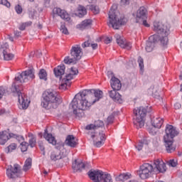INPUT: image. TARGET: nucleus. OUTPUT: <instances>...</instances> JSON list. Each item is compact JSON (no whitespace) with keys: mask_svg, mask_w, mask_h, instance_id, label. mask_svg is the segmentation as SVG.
<instances>
[{"mask_svg":"<svg viewBox=\"0 0 182 182\" xmlns=\"http://www.w3.org/2000/svg\"><path fill=\"white\" fill-rule=\"evenodd\" d=\"M18 29H19L20 31H25V29H26V27H25V23H21V24L20 25Z\"/></svg>","mask_w":182,"mask_h":182,"instance_id":"obj_57","label":"nucleus"},{"mask_svg":"<svg viewBox=\"0 0 182 182\" xmlns=\"http://www.w3.org/2000/svg\"><path fill=\"white\" fill-rule=\"evenodd\" d=\"M114 120V115H109L107 119V122L108 124H112V123H113Z\"/></svg>","mask_w":182,"mask_h":182,"instance_id":"obj_50","label":"nucleus"},{"mask_svg":"<svg viewBox=\"0 0 182 182\" xmlns=\"http://www.w3.org/2000/svg\"><path fill=\"white\" fill-rule=\"evenodd\" d=\"M38 147L41 151H43V156H45L46 154V152H45V146H43V142L39 141L38 142Z\"/></svg>","mask_w":182,"mask_h":182,"instance_id":"obj_47","label":"nucleus"},{"mask_svg":"<svg viewBox=\"0 0 182 182\" xmlns=\"http://www.w3.org/2000/svg\"><path fill=\"white\" fill-rule=\"evenodd\" d=\"M164 120L159 117H154L151 120V125L155 129H161Z\"/></svg>","mask_w":182,"mask_h":182,"instance_id":"obj_28","label":"nucleus"},{"mask_svg":"<svg viewBox=\"0 0 182 182\" xmlns=\"http://www.w3.org/2000/svg\"><path fill=\"white\" fill-rule=\"evenodd\" d=\"M21 31H16L15 32H14V35H15V36H16L17 38H19V36H21Z\"/></svg>","mask_w":182,"mask_h":182,"instance_id":"obj_59","label":"nucleus"},{"mask_svg":"<svg viewBox=\"0 0 182 182\" xmlns=\"http://www.w3.org/2000/svg\"><path fill=\"white\" fill-rule=\"evenodd\" d=\"M65 157V155L60 150L53 151L50 154V159L51 161H58V160H62Z\"/></svg>","mask_w":182,"mask_h":182,"instance_id":"obj_25","label":"nucleus"},{"mask_svg":"<svg viewBox=\"0 0 182 182\" xmlns=\"http://www.w3.org/2000/svg\"><path fill=\"white\" fill-rule=\"evenodd\" d=\"M16 12L18 14H22V7L20 5H17L15 7Z\"/></svg>","mask_w":182,"mask_h":182,"instance_id":"obj_52","label":"nucleus"},{"mask_svg":"<svg viewBox=\"0 0 182 182\" xmlns=\"http://www.w3.org/2000/svg\"><path fill=\"white\" fill-rule=\"evenodd\" d=\"M174 107L176 110H178V109H181V104L178 103V102H176L175 105H174Z\"/></svg>","mask_w":182,"mask_h":182,"instance_id":"obj_56","label":"nucleus"},{"mask_svg":"<svg viewBox=\"0 0 182 182\" xmlns=\"http://www.w3.org/2000/svg\"><path fill=\"white\" fill-rule=\"evenodd\" d=\"M60 103H62V98L56 91L48 90L43 93L41 106L44 109H56Z\"/></svg>","mask_w":182,"mask_h":182,"instance_id":"obj_4","label":"nucleus"},{"mask_svg":"<svg viewBox=\"0 0 182 182\" xmlns=\"http://www.w3.org/2000/svg\"><path fill=\"white\" fill-rule=\"evenodd\" d=\"M88 177L93 182H113L112 176L106 172L99 170H91L88 173Z\"/></svg>","mask_w":182,"mask_h":182,"instance_id":"obj_7","label":"nucleus"},{"mask_svg":"<svg viewBox=\"0 0 182 182\" xmlns=\"http://www.w3.org/2000/svg\"><path fill=\"white\" fill-rule=\"evenodd\" d=\"M117 43L121 47L123 48L124 49H127V50H130L132 49V43H127L120 36L119 34L115 35Z\"/></svg>","mask_w":182,"mask_h":182,"instance_id":"obj_22","label":"nucleus"},{"mask_svg":"<svg viewBox=\"0 0 182 182\" xmlns=\"http://www.w3.org/2000/svg\"><path fill=\"white\" fill-rule=\"evenodd\" d=\"M8 93V88L6 87H0V99H2Z\"/></svg>","mask_w":182,"mask_h":182,"instance_id":"obj_43","label":"nucleus"},{"mask_svg":"<svg viewBox=\"0 0 182 182\" xmlns=\"http://www.w3.org/2000/svg\"><path fill=\"white\" fill-rule=\"evenodd\" d=\"M136 22L140 25H144L146 28L150 27V24L147 23V9L144 6L140 7L136 11Z\"/></svg>","mask_w":182,"mask_h":182,"instance_id":"obj_13","label":"nucleus"},{"mask_svg":"<svg viewBox=\"0 0 182 182\" xmlns=\"http://www.w3.org/2000/svg\"><path fill=\"white\" fill-rule=\"evenodd\" d=\"M129 178H132V174L121 173L115 178V180L116 181H126V180H129Z\"/></svg>","mask_w":182,"mask_h":182,"instance_id":"obj_32","label":"nucleus"},{"mask_svg":"<svg viewBox=\"0 0 182 182\" xmlns=\"http://www.w3.org/2000/svg\"><path fill=\"white\" fill-rule=\"evenodd\" d=\"M116 9H117V6L113 5L108 14L107 25L113 29H119L122 25H124L127 22V18H124V16L122 15L119 17V15L116 14Z\"/></svg>","mask_w":182,"mask_h":182,"instance_id":"obj_6","label":"nucleus"},{"mask_svg":"<svg viewBox=\"0 0 182 182\" xmlns=\"http://www.w3.org/2000/svg\"><path fill=\"white\" fill-rule=\"evenodd\" d=\"M154 170H157L159 173H166L167 170V167L166 166V164L161 159H156L154 162Z\"/></svg>","mask_w":182,"mask_h":182,"instance_id":"obj_20","label":"nucleus"},{"mask_svg":"<svg viewBox=\"0 0 182 182\" xmlns=\"http://www.w3.org/2000/svg\"><path fill=\"white\" fill-rule=\"evenodd\" d=\"M154 171L153 165L149 163L143 164L138 171V175L141 180H146L151 176V173Z\"/></svg>","mask_w":182,"mask_h":182,"instance_id":"obj_12","label":"nucleus"},{"mask_svg":"<svg viewBox=\"0 0 182 182\" xmlns=\"http://www.w3.org/2000/svg\"><path fill=\"white\" fill-rule=\"evenodd\" d=\"M90 46L92 47V48L93 50L97 49V43H92V44H90Z\"/></svg>","mask_w":182,"mask_h":182,"instance_id":"obj_58","label":"nucleus"},{"mask_svg":"<svg viewBox=\"0 0 182 182\" xmlns=\"http://www.w3.org/2000/svg\"><path fill=\"white\" fill-rule=\"evenodd\" d=\"M90 96H92L90 91L84 90L78 92L70 104V107H72V109H81V110H89L90 106L94 105L90 98Z\"/></svg>","mask_w":182,"mask_h":182,"instance_id":"obj_3","label":"nucleus"},{"mask_svg":"<svg viewBox=\"0 0 182 182\" xmlns=\"http://www.w3.org/2000/svg\"><path fill=\"white\" fill-rule=\"evenodd\" d=\"M90 43L89 41H85L82 44V48H89L90 47Z\"/></svg>","mask_w":182,"mask_h":182,"instance_id":"obj_53","label":"nucleus"},{"mask_svg":"<svg viewBox=\"0 0 182 182\" xmlns=\"http://www.w3.org/2000/svg\"><path fill=\"white\" fill-rule=\"evenodd\" d=\"M87 14V9H86V7L83 6H78L77 9L75 12L76 16H78V18H83L85 15Z\"/></svg>","mask_w":182,"mask_h":182,"instance_id":"obj_31","label":"nucleus"},{"mask_svg":"<svg viewBox=\"0 0 182 182\" xmlns=\"http://www.w3.org/2000/svg\"><path fill=\"white\" fill-rule=\"evenodd\" d=\"M94 126H95V129H100V127H103L105 126V122L102 120H97L94 122Z\"/></svg>","mask_w":182,"mask_h":182,"instance_id":"obj_42","label":"nucleus"},{"mask_svg":"<svg viewBox=\"0 0 182 182\" xmlns=\"http://www.w3.org/2000/svg\"><path fill=\"white\" fill-rule=\"evenodd\" d=\"M85 130H88L89 131L88 134H89V133H95V130H97V129H96V127L95 126V124H90L85 127Z\"/></svg>","mask_w":182,"mask_h":182,"instance_id":"obj_38","label":"nucleus"},{"mask_svg":"<svg viewBox=\"0 0 182 182\" xmlns=\"http://www.w3.org/2000/svg\"><path fill=\"white\" fill-rule=\"evenodd\" d=\"M6 174L9 178L15 180L22 176V168L18 164L10 165L6 168Z\"/></svg>","mask_w":182,"mask_h":182,"instance_id":"obj_10","label":"nucleus"},{"mask_svg":"<svg viewBox=\"0 0 182 182\" xmlns=\"http://www.w3.org/2000/svg\"><path fill=\"white\" fill-rule=\"evenodd\" d=\"M43 137L48 141V143L53 144V146H55L57 150H60V149L63 147V144H56L55 137L52 136L51 134L48 133V129H45Z\"/></svg>","mask_w":182,"mask_h":182,"instance_id":"obj_17","label":"nucleus"},{"mask_svg":"<svg viewBox=\"0 0 182 182\" xmlns=\"http://www.w3.org/2000/svg\"><path fill=\"white\" fill-rule=\"evenodd\" d=\"M39 78L42 80H48V73L45 69H41L38 73Z\"/></svg>","mask_w":182,"mask_h":182,"instance_id":"obj_36","label":"nucleus"},{"mask_svg":"<svg viewBox=\"0 0 182 182\" xmlns=\"http://www.w3.org/2000/svg\"><path fill=\"white\" fill-rule=\"evenodd\" d=\"M90 9L94 13L95 15H97V14L100 12V9H99V6H95V4L90 5Z\"/></svg>","mask_w":182,"mask_h":182,"instance_id":"obj_39","label":"nucleus"},{"mask_svg":"<svg viewBox=\"0 0 182 182\" xmlns=\"http://www.w3.org/2000/svg\"><path fill=\"white\" fill-rule=\"evenodd\" d=\"M5 113H6L5 109H0V116H2V114H5Z\"/></svg>","mask_w":182,"mask_h":182,"instance_id":"obj_61","label":"nucleus"},{"mask_svg":"<svg viewBox=\"0 0 182 182\" xmlns=\"http://www.w3.org/2000/svg\"><path fill=\"white\" fill-rule=\"evenodd\" d=\"M32 167V159L28 158L26 160L25 164L23 166V171H28Z\"/></svg>","mask_w":182,"mask_h":182,"instance_id":"obj_34","label":"nucleus"},{"mask_svg":"<svg viewBox=\"0 0 182 182\" xmlns=\"http://www.w3.org/2000/svg\"><path fill=\"white\" fill-rule=\"evenodd\" d=\"M79 73V70L77 68L73 67L70 68V73L65 75L64 78L61 80V85H60V89L66 90V87L68 86L70 87V85H72V79L75 77Z\"/></svg>","mask_w":182,"mask_h":182,"instance_id":"obj_11","label":"nucleus"},{"mask_svg":"<svg viewBox=\"0 0 182 182\" xmlns=\"http://www.w3.org/2000/svg\"><path fill=\"white\" fill-rule=\"evenodd\" d=\"M87 92H90L92 96L89 97L92 100V103L95 104L96 102H99L102 97H103V91L100 90H84Z\"/></svg>","mask_w":182,"mask_h":182,"instance_id":"obj_18","label":"nucleus"},{"mask_svg":"<svg viewBox=\"0 0 182 182\" xmlns=\"http://www.w3.org/2000/svg\"><path fill=\"white\" fill-rule=\"evenodd\" d=\"M88 135L92 139L95 147H102L106 141V134L104 132H101L97 135L96 132H89Z\"/></svg>","mask_w":182,"mask_h":182,"instance_id":"obj_14","label":"nucleus"},{"mask_svg":"<svg viewBox=\"0 0 182 182\" xmlns=\"http://www.w3.org/2000/svg\"><path fill=\"white\" fill-rule=\"evenodd\" d=\"M9 41H11V42H14V37H9Z\"/></svg>","mask_w":182,"mask_h":182,"instance_id":"obj_63","label":"nucleus"},{"mask_svg":"<svg viewBox=\"0 0 182 182\" xmlns=\"http://www.w3.org/2000/svg\"><path fill=\"white\" fill-rule=\"evenodd\" d=\"M32 79H35L33 70H27L16 76L15 77L16 82L13 83L11 85V90L13 93L17 94L19 103L18 107L22 110H25L27 107H29L31 101L28 100V96L21 92V88L18 83H26V82H29V80H32Z\"/></svg>","mask_w":182,"mask_h":182,"instance_id":"obj_1","label":"nucleus"},{"mask_svg":"<svg viewBox=\"0 0 182 182\" xmlns=\"http://www.w3.org/2000/svg\"><path fill=\"white\" fill-rule=\"evenodd\" d=\"M23 23L24 25H26V26H31L32 25V21H27Z\"/></svg>","mask_w":182,"mask_h":182,"instance_id":"obj_60","label":"nucleus"},{"mask_svg":"<svg viewBox=\"0 0 182 182\" xmlns=\"http://www.w3.org/2000/svg\"><path fill=\"white\" fill-rule=\"evenodd\" d=\"M29 146V144L26 141H23L21 143V150L23 152H25L28 150V147Z\"/></svg>","mask_w":182,"mask_h":182,"instance_id":"obj_44","label":"nucleus"},{"mask_svg":"<svg viewBox=\"0 0 182 182\" xmlns=\"http://www.w3.org/2000/svg\"><path fill=\"white\" fill-rule=\"evenodd\" d=\"M73 170L76 171H82L83 168H85V165L82 161H77V160H75L74 162H73Z\"/></svg>","mask_w":182,"mask_h":182,"instance_id":"obj_30","label":"nucleus"},{"mask_svg":"<svg viewBox=\"0 0 182 182\" xmlns=\"http://www.w3.org/2000/svg\"><path fill=\"white\" fill-rule=\"evenodd\" d=\"M35 14H36V10L32 8V6H29L28 8V15L31 19H33L35 18Z\"/></svg>","mask_w":182,"mask_h":182,"instance_id":"obj_37","label":"nucleus"},{"mask_svg":"<svg viewBox=\"0 0 182 182\" xmlns=\"http://www.w3.org/2000/svg\"><path fill=\"white\" fill-rule=\"evenodd\" d=\"M179 78H180L181 80H182V71L181 72V74L179 75Z\"/></svg>","mask_w":182,"mask_h":182,"instance_id":"obj_64","label":"nucleus"},{"mask_svg":"<svg viewBox=\"0 0 182 182\" xmlns=\"http://www.w3.org/2000/svg\"><path fill=\"white\" fill-rule=\"evenodd\" d=\"M119 90H113L108 91L109 96L114 102L117 103H123V99H122V95L118 92Z\"/></svg>","mask_w":182,"mask_h":182,"instance_id":"obj_23","label":"nucleus"},{"mask_svg":"<svg viewBox=\"0 0 182 182\" xmlns=\"http://www.w3.org/2000/svg\"><path fill=\"white\" fill-rule=\"evenodd\" d=\"M107 75L109 77H111L110 85L112 89L114 90H120V89H122V82H120V80L115 77L114 73H113L112 71H108Z\"/></svg>","mask_w":182,"mask_h":182,"instance_id":"obj_16","label":"nucleus"},{"mask_svg":"<svg viewBox=\"0 0 182 182\" xmlns=\"http://www.w3.org/2000/svg\"><path fill=\"white\" fill-rule=\"evenodd\" d=\"M53 12L54 14H56V15H58V16H60L62 19L66 21V22H69L70 21V16L66 11L63 10L60 8H55L53 9Z\"/></svg>","mask_w":182,"mask_h":182,"instance_id":"obj_24","label":"nucleus"},{"mask_svg":"<svg viewBox=\"0 0 182 182\" xmlns=\"http://www.w3.org/2000/svg\"><path fill=\"white\" fill-rule=\"evenodd\" d=\"M92 19H85L82 21L80 24L77 25V28L83 31V29H87V28H90L92 23Z\"/></svg>","mask_w":182,"mask_h":182,"instance_id":"obj_29","label":"nucleus"},{"mask_svg":"<svg viewBox=\"0 0 182 182\" xmlns=\"http://www.w3.org/2000/svg\"><path fill=\"white\" fill-rule=\"evenodd\" d=\"M29 146H31V147H35V146H36V137H33L31 139H29Z\"/></svg>","mask_w":182,"mask_h":182,"instance_id":"obj_46","label":"nucleus"},{"mask_svg":"<svg viewBox=\"0 0 182 182\" xmlns=\"http://www.w3.org/2000/svg\"><path fill=\"white\" fill-rule=\"evenodd\" d=\"M110 42H112V37H106V38L105 39V43L109 45Z\"/></svg>","mask_w":182,"mask_h":182,"instance_id":"obj_55","label":"nucleus"},{"mask_svg":"<svg viewBox=\"0 0 182 182\" xmlns=\"http://www.w3.org/2000/svg\"><path fill=\"white\" fill-rule=\"evenodd\" d=\"M60 31L62 33H64V35H69V31L68 30V28H66L65 23H61Z\"/></svg>","mask_w":182,"mask_h":182,"instance_id":"obj_41","label":"nucleus"},{"mask_svg":"<svg viewBox=\"0 0 182 182\" xmlns=\"http://www.w3.org/2000/svg\"><path fill=\"white\" fill-rule=\"evenodd\" d=\"M149 133L150 134H152V136H154V135L157 134V130H156V128H149Z\"/></svg>","mask_w":182,"mask_h":182,"instance_id":"obj_51","label":"nucleus"},{"mask_svg":"<svg viewBox=\"0 0 182 182\" xmlns=\"http://www.w3.org/2000/svg\"><path fill=\"white\" fill-rule=\"evenodd\" d=\"M168 164L171 166V167H176V166H177V160L171 159L168 161Z\"/></svg>","mask_w":182,"mask_h":182,"instance_id":"obj_48","label":"nucleus"},{"mask_svg":"<svg viewBox=\"0 0 182 182\" xmlns=\"http://www.w3.org/2000/svg\"><path fill=\"white\" fill-rule=\"evenodd\" d=\"M12 137L17 139V140H23V136H18L14 134H9V132L4 131L0 132V144H5V143L8 141L9 139Z\"/></svg>","mask_w":182,"mask_h":182,"instance_id":"obj_15","label":"nucleus"},{"mask_svg":"<svg viewBox=\"0 0 182 182\" xmlns=\"http://www.w3.org/2000/svg\"><path fill=\"white\" fill-rule=\"evenodd\" d=\"M82 55L83 53L82 52V48H80V45H75L71 48L70 50V56H66L64 58V63L65 65H72V63L75 64L77 60H80L82 59Z\"/></svg>","mask_w":182,"mask_h":182,"instance_id":"obj_8","label":"nucleus"},{"mask_svg":"<svg viewBox=\"0 0 182 182\" xmlns=\"http://www.w3.org/2000/svg\"><path fill=\"white\" fill-rule=\"evenodd\" d=\"M178 136V131L173 125L166 124L165 128V135L164 136V146L167 153L176 151L174 146V138Z\"/></svg>","mask_w":182,"mask_h":182,"instance_id":"obj_5","label":"nucleus"},{"mask_svg":"<svg viewBox=\"0 0 182 182\" xmlns=\"http://www.w3.org/2000/svg\"><path fill=\"white\" fill-rule=\"evenodd\" d=\"M65 144L66 146H69V147L75 148L77 144V139L73 135H68L66 136Z\"/></svg>","mask_w":182,"mask_h":182,"instance_id":"obj_26","label":"nucleus"},{"mask_svg":"<svg viewBox=\"0 0 182 182\" xmlns=\"http://www.w3.org/2000/svg\"><path fill=\"white\" fill-rule=\"evenodd\" d=\"M0 4L4 5L6 8H11V3L8 0H0Z\"/></svg>","mask_w":182,"mask_h":182,"instance_id":"obj_49","label":"nucleus"},{"mask_svg":"<svg viewBox=\"0 0 182 182\" xmlns=\"http://www.w3.org/2000/svg\"><path fill=\"white\" fill-rule=\"evenodd\" d=\"M65 69H66V67L63 64H61L57 68H54L53 72L55 77H59V79H62V76L65 75Z\"/></svg>","mask_w":182,"mask_h":182,"instance_id":"obj_27","label":"nucleus"},{"mask_svg":"<svg viewBox=\"0 0 182 182\" xmlns=\"http://www.w3.org/2000/svg\"><path fill=\"white\" fill-rule=\"evenodd\" d=\"M28 137H31V139H32L33 137H35V136H33V134L29 133L28 134Z\"/></svg>","mask_w":182,"mask_h":182,"instance_id":"obj_62","label":"nucleus"},{"mask_svg":"<svg viewBox=\"0 0 182 182\" xmlns=\"http://www.w3.org/2000/svg\"><path fill=\"white\" fill-rule=\"evenodd\" d=\"M147 113V109L143 107H140L134 109V124L136 129H141L144 127V117Z\"/></svg>","mask_w":182,"mask_h":182,"instance_id":"obj_9","label":"nucleus"},{"mask_svg":"<svg viewBox=\"0 0 182 182\" xmlns=\"http://www.w3.org/2000/svg\"><path fill=\"white\" fill-rule=\"evenodd\" d=\"M144 144H149V141H147V139H144L139 141L137 146H136V149H137L138 151H140L143 149V146H144Z\"/></svg>","mask_w":182,"mask_h":182,"instance_id":"obj_35","label":"nucleus"},{"mask_svg":"<svg viewBox=\"0 0 182 182\" xmlns=\"http://www.w3.org/2000/svg\"><path fill=\"white\" fill-rule=\"evenodd\" d=\"M8 48H9V45L7 43H4L0 48V53H3L4 60H12L14 55L12 53H8Z\"/></svg>","mask_w":182,"mask_h":182,"instance_id":"obj_19","label":"nucleus"},{"mask_svg":"<svg viewBox=\"0 0 182 182\" xmlns=\"http://www.w3.org/2000/svg\"><path fill=\"white\" fill-rule=\"evenodd\" d=\"M154 170H157L159 173H166L167 170V167L166 166V164L161 159H156L154 162Z\"/></svg>","mask_w":182,"mask_h":182,"instance_id":"obj_21","label":"nucleus"},{"mask_svg":"<svg viewBox=\"0 0 182 182\" xmlns=\"http://www.w3.org/2000/svg\"><path fill=\"white\" fill-rule=\"evenodd\" d=\"M16 144L13 143L10 144L6 149V153H12L13 150H16Z\"/></svg>","mask_w":182,"mask_h":182,"instance_id":"obj_40","label":"nucleus"},{"mask_svg":"<svg viewBox=\"0 0 182 182\" xmlns=\"http://www.w3.org/2000/svg\"><path fill=\"white\" fill-rule=\"evenodd\" d=\"M130 4V0H121V4L126 6Z\"/></svg>","mask_w":182,"mask_h":182,"instance_id":"obj_54","label":"nucleus"},{"mask_svg":"<svg viewBox=\"0 0 182 182\" xmlns=\"http://www.w3.org/2000/svg\"><path fill=\"white\" fill-rule=\"evenodd\" d=\"M154 31L158 34H154L149 37L145 46V50L147 52H152L156 43H157L159 41H160L164 46H166V45L168 43V36L170 35V24H163L161 22L155 21L154 23Z\"/></svg>","mask_w":182,"mask_h":182,"instance_id":"obj_2","label":"nucleus"},{"mask_svg":"<svg viewBox=\"0 0 182 182\" xmlns=\"http://www.w3.org/2000/svg\"><path fill=\"white\" fill-rule=\"evenodd\" d=\"M138 63H139V67L140 68L141 70H143L144 69V61L141 57L138 58Z\"/></svg>","mask_w":182,"mask_h":182,"instance_id":"obj_45","label":"nucleus"},{"mask_svg":"<svg viewBox=\"0 0 182 182\" xmlns=\"http://www.w3.org/2000/svg\"><path fill=\"white\" fill-rule=\"evenodd\" d=\"M73 109V114H75L76 119H82V117H85V109L75 108Z\"/></svg>","mask_w":182,"mask_h":182,"instance_id":"obj_33","label":"nucleus"}]
</instances>
